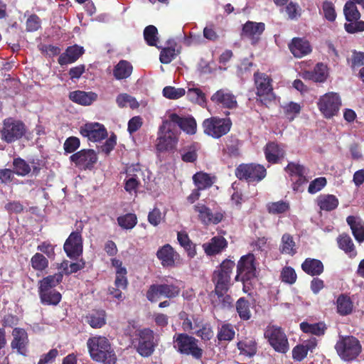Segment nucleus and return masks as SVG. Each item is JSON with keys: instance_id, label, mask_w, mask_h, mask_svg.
Wrapping results in <instances>:
<instances>
[{"instance_id": "f257e3e1", "label": "nucleus", "mask_w": 364, "mask_h": 364, "mask_svg": "<svg viewBox=\"0 0 364 364\" xmlns=\"http://www.w3.org/2000/svg\"><path fill=\"white\" fill-rule=\"evenodd\" d=\"M87 347L92 360L103 364H115L117 356L109 341L105 336H95L89 338Z\"/></svg>"}, {"instance_id": "f03ea898", "label": "nucleus", "mask_w": 364, "mask_h": 364, "mask_svg": "<svg viewBox=\"0 0 364 364\" xmlns=\"http://www.w3.org/2000/svg\"><path fill=\"white\" fill-rule=\"evenodd\" d=\"M236 269L237 274L235 280L241 282L243 285V291L249 293L252 289L253 282L258 275L257 261L254 254L248 253L242 256L237 262Z\"/></svg>"}, {"instance_id": "7ed1b4c3", "label": "nucleus", "mask_w": 364, "mask_h": 364, "mask_svg": "<svg viewBox=\"0 0 364 364\" xmlns=\"http://www.w3.org/2000/svg\"><path fill=\"white\" fill-rule=\"evenodd\" d=\"M334 348L338 357L345 362L355 360L363 350L360 341L349 335H340Z\"/></svg>"}, {"instance_id": "20e7f679", "label": "nucleus", "mask_w": 364, "mask_h": 364, "mask_svg": "<svg viewBox=\"0 0 364 364\" xmlns=\"http://www.w3.org/2000/svg\"><path fill=\"white\" fill-rule=\"evenodd\" d=\"M174 348L180 354L191 355L196 360H200L203 350L198 346V340L186 333H175L173 337Z\"/></svg>"}, {"instance_id": "39448f33", "label": "nucleus", "mask_w": 364, "mask_h": 364, "mask_svg": "<svg viewBox=\"0 0 364 364\" xmlns=\"http://www.w3.org/2000/svg\"><path fill=\"white\" fill-rule=\"evenodd\" d=\"M156 147L160 152L175 149L178 141V132L176 125L168 120H164L159 127Z\"/></svg>"}, {"instance_id": "423d86ee", "label": "nucleus", "mask_w": 364, "mask_h": 364, "mask_svg": "<svg viewBox=\"0 0 364 364\" xmlns=\"http://www.w3.org/2000/svg\"><path fill=\"white\" fill-rule=\"evenodd\" d=\"M254 81L257 96V102L267 107L275 100L272 77L266 73L256 72L254 74Z\"/></svg>"}, {"instance_id": "0eeeda50", "label": "nucleus", "mask_w": 364, "mask_h": 364, "mask_svg": "<svg viewBox=\"0 0 364 364\" xmlns=\"http://www.w3.org/2000/svg\"><path fill=\"white\" fill-rule=\"evenodd\" d=\"M235 266L234 261L230 259H224L212 274L211 280L214 284V290L230 289L231 274Z\"/></svg>"}, {"instance_id": "6e6552de", "label": "nucleus", "mask_w": 364, "mask_h": 364, "mask_svg": "<svg viewBox=\"0 0 364 364\" xmlns=\"http://www.w3.org/2000/svg\"><path fill=\"white\" fill-rule=\"evenodd\" d=\"M232 126V122L229 117H211L204 119L202 123L204 134L213 139H220L226 135Z\"/></svg>"}, {"instance_id": "1a4fd4ad", "label": "nucleus", "mask_w": 364, "mask_h": 364, "mask_svg": "<svg viewBox=\"0 0 364 364\" xmlns=\"http://www.w3.org/2000/svg\"><path fill=\"white\" fill-rule=\"evenodd\" d=\"M132 344L137 353L143 357L150 356L154 351V333L148 328L136 331L132 339Z\"/></svg>"}, {"instance_id": "9d476101", "label": "nucleus", "mask_w": 364, "mask_h": 364, "mask_svg": "<svg viewBox=\"0 0 364 364\" xmlns=\"http://www.w3.org/2000/svg\"><path fill=\"white\" fill-rule=\"evenodd\" d=\"M26 132L25 124L12 117L4 119L2 128L0 129L2 141L11 144L21 139Z\"/></svg>"}, {"instance_id": "9b49d317", "label": "nucleus", "mask_w": 364, "mask_h": 364, "mask_svg": "<svg viewBox=\"0 0 364 364\" xmlns=\"http://www.w3.org/2000/svg\"><path fill=\"white\" fill-rule=\"evenodd\" d=\"M239 180L248 183H258L266 177L267 170L264 166L257 164H241L235 170Z\"/></svg>"}, {"instance_id": "f8f14e48", "label": "nucleus", "mask_w": 364, "mask_h": 364, "mask_svg": "<svg viewBox=\"0 0 364 364\" xmlns=\"http://www.w3.org/2000/svg\"><path fill=\"white\" fill-rule=\"evenodd\" d=\"M180 293V287L174 284H153L149 287L146 298L151 303H155L161 297L174 299L178 296Z\"/></svg>"}, {"instance_id": "ddd939ff", "label": "nucleus", "mask_w": 364, "mask_h": 364, "mask_svg": "<svg viewBox=\"0 0 364 364\" xmlns=\"http://www.w3.org/2000/svg\"><path fill=\"white\" fill-rule=\"evenodd\" d=\"M264 336L276 352L286 353L289 350L288 339L281 327L274 325L268 326Z\"/></svg>"}, {"instance_id": "4468645a", "label": "nucleus", "mask_w": 364, "mask_h": 364, "mask_svg": "<svg viewBox=\"0 0 364 364\" xmlns=\"http://www.w3.org/2000/svg\"><path fill=\"white\" fill-rule=\"evenodd\" d=\"M83 225H80L75 231L72 232L66 239L63 250L71 259H77L83 252V238L82 231Z\"/></svg>"}, {"instance_id": "2eb2a0df", "label": "nucleus", "mask_w": 364, "mask_h": 364, "mask_svg": "<svg viewBox=\"0 0 364 364\" xmlns=\"http://www.w3.org/2000/svg\"><path fill=\"white\" fill-rule=\"evenodd\" d=\"M317 106L326 119H331L338 114L341 106V100L338 94L328 92L318 99Z\"/></svg>"}, {"instance_id": "dca6fc26", "label": "nucleus", "mask_w": 364, "mask_h": 364, "mask_svg": "<svg viewBox=\"0 0 364 364\" xmlns=\"http://www.w3.org/2000/svg\"><path fill=\"white\" fill-rule=\"evenodd\" d=\"M70 161L81 170H91L97 163V156L93 149H81L72 154Z\"/></svg>"}, {"instance_id": "f3484780", "label": "nucleus", "mask_w": 364, "mask_h": 364, "mask_svg": "<svg viewBox=\"0 0 364 364\" xmlns=\"http://www.w3.org/2000/svg\"><path fill=\"white\" fill-rule=\"evenodd\" d=\"M12 336L11 348L13 352L23 356H27L29 339L26 331L22 328H14L12 331Z\"/></svg>"}, {"instance_id": "a211bd4d", "label": "nucleus", "mask_w": 364, "mask_h": 364, "mask_svg": "<svg viewBox=\"0 0 364 364\" xmlns=\"http://www.w3.org/2000/svg\"><path fill=\"white\" fill-rule=\"evenodd\" d=\"M82 136L87 137L90 141H99L105 139L107 132L104 125L95 123H87L80 129Z\"/></svg>"}, {"instance_id": "6ab92c4d", "label": "nucleus", "mask_w": 364, "mask_h": 364, "mask_svg": "<svg viewBox=\"0 0 364 364\" xmlns=\"http://www.w3.org/2000/svg\"><path fill=\"white\" fill-rule=\"evenodd\" d=\"M195 212L198 213V220L204 225L211 223L218 224L223 219V214L220 212L213 213L211 210L203 203H198L193 206Z\"/></svg>"}, {"instance_id": "aec40b11", "label": "nucleus", "mask_w": 364, "mask_h": 364, "mask_svg": "<svg viewBox=\"0 0 364 364\" xmlns=\"http://www.w3.org/2000/svg\"><path fill=\"white\" fill-rule=\"evenodd\" d=\"M169 122L177 124L181 129L188 134H195L197 130V123L193 117H181L176 113H171L168 116Z\"/></svg>"}, {"instance_id": "412c9836", "label": "nucleus", "mask_w": 364, "mask_h": 364, "mask_svg": "<svg viewBox=\"0 0 364 364\" xmlns=\"http://www.w3.org/2000/svg\"><path fill=\"white\" fill-rule=\"evenodd\" d=\"M264 29L265 24L264 23L248 21L242 26L241 36L250 39L252 43L255 44L258 42Z\"/></svg>"}, {"instance_id": "4be33fe9", "label": "nucleus", "mask_w": 364, "mask_h": 364, "mask_svg": "<svg viewBox=\"0 0 364 364\" xmlns=\"http://www.w3.org/2000/svg\"><path fill=\"white\" fill-rule=\"evenodd\" d=\"M228 245L227 240L223 236H214L208 242L203 243L202 247L207 256L220 254Z\"/></svg>"}, {"instance_id": "5701e85b", "label": "nucleus", "mask_w": 364, "mask_h": 364, "mask_svg": "<svg viewBox=\"0 0 364 364\" xmlns=\"http://www.w3.org/2000/svg\"><path fill=\"white\" fill-rule=\"evenodd\" d=\"M210 100L215 104L228 109H235L237 107V102L235 96L225 90H219L215 92L210 97Z\"/></svg>"}, {"instance_id": "b1692460", "label": "nucleus", "mask_w": 364, "mask_h": 364, "mask_svg": "<svg viewBox=\"0 0 364 364\" xmlns=\"http://www.w3.org/2000/svg\"><path fill=\"white\" fill-rule=\"evenodd\" d=\"M266 160L272 164H278L285 155L284 148L275 141L267 143L264 148Z\"/></svg>"}, {"instance_id": "393cba45", "label": "nucleus", "mask_w": 364, "mask_h": 364, "mask_svg": "<svg viewBox=\"0 0 364 364\" xmlns=\"http://www.w3.org/2000/svg\"><path fill=\"white\" fill-rule=\"evenodd\" d=\"M85 53L82 46L77 44L68 46L65 51L61 53L58 59V63L61 65H66L76 62Z\"/></svg>"}, {"instance_id": "a878e982", "label": "nucleus", "mask_w": 364, "mask_h": 364, "mask_svg": "<svg viewBox=\"0 0 364 364\" xmlns=\"http://www.w3.org/2000/svg\"><path fill=\"white\" fill-rule=\"evenodd\" d=\"M156 257L161 261L163 267H173L179 255L171 245L166 244L157 250Z\"/></svg>"}, {"instance_id": "bb28decb", "label": "nucleus", "mask_w": 364, "mask_h": 364, "mask_svg": "<svg viewBox=\"0 0 364 364\" xmlns=\"http://www.w3.org/2000/svg\"><path fill=\"white\" fill-rule=\"evenodd\" d=\"M289 48L296 58H302L309 54L312 49L306 39L304 38H294L289 43Z\"/></svg>"}, {"instance_id": "cd10ccee", "label": "nucleus", "mask_w": 364, "mask_h": 364, "mask_svg": "<svg viewBox=\"0 0 364 364\" xmlns=\"http://www.w3.org/2000/svg\"><path fill=\"white\" fill-rule=\"evenodd\" d=\"M111 264L112 266L116 269L114 286L117 288H121L123 290L127 289L129 284L127 277V268L123 267L122 262L117 258H112Z\"/></svg>"}, {"instance_id": "c85d7f7f", "label": "nucleus", "mask_w": 364, "mask_h": 364, "mask_svg": "<svg viewBox=\"0 0 364 364\" xmlns=\"http://www.w3.org/2000/svg\"><path fill=\"white\" fill-rule=\"evenodd\" d=\"M63 279V272H57L52 275H48L38 281V292L46 293L48 291L55 289V288L60 284Z\"/></svg>"}, {"instance_id": "c756f323", "label": "nucleus", "mask_w": 364, "mask_h": 364, "mask_svg": "<svg viewBox=\"0 0 364 364\" xmlns=\"http://www.w3.org/2000/svg\"><path fill=\"white\" fill-rule=\"evenodd\" d=\"M229 290H216L211 292L210 296L214 298L215 297V299L212 300L214 306H219L223 309H231L233 306V299L228 294Z\"/></svg>"}, {"instance_id": "7c9ffc66", "label": "nucleus", "mask_w": 364, "mask_h": 364, "mask_svg": "<svg viewBox=\"0 0 364 364\" xmlns=\"http://www.w3.org/2000/svg\"><path fill=\"white\" fill-rule=\"evenodd\" d=\"M225 146L223 149L224 155H227L230 158H237L240 156V148L242 142L236 135H230L227 136L225 140Z\"/></svg>"}, {"instance_id": "2f4dec72", "label": "nucleus", "mask_w": 364, "mask_h": 364, "mask_svg": "<svg viewBox=\"0 0 364 364\" xmlns=\"http://www.w3.org/2000/svg\"><path fill=\"white\" fill-rule=\"evenodd\" d=\"M301 267L306 274L311 277H318L324 271V266L321 260L310 257L305 259Z\"/></svg>"}, {"instance_id": "473e14b6", "label": "nucleus", "mask_w": 364, "mask_h": 364, "mask_svg": "<svg viewBox=\"0 0 364 364\" xmlns=\"http://www.w3.org/2000/svg\"><path fill=\"white\" fill-rule=\"evenodd\" d=\"M69 98L73 102L83 106H88L97 99V95L93 92L76 90L70 92Z\"/></svg>"}, {"instance_id": "72a5a7b5", "label": "nucleus", "mask_w": 364, "mask_h": 364, "mask_svg": "<svg viewBox=\"0 0 364 364\" xmlns=\"http://www.w3.org/2000/svg\"><path fill=\"white\" fill-rule=\"evenodd\" d=\"M327 66L319 63L316 65L313 70L305 71L303 77L306 80L316 82H323L327 78Z\"/></svg>"}, {"instance_id": "f704fd0d", "label": "nucleus", "mask_w": 364, "mask_h": 364, "mask_svg": "<svg viewBox=\"0 0 364 364\" xmlns=\"http://www.w3.org/2000/svg\"><path fill=\"white\" fill-rule=\"evenodd\" d=\"M316 204L321 210L329 212L337 208L339 201L334 195L321 194L317 197Z\"/></svg>"}, {"instance_id": "c9c22d12", "label": "nucleus", "mask_w": 364, "mask_h": 364, "mask_svg": "<svg viewBox=\"0 0 364 364\" xmlns=\"http://www.w3.org/2000/svg\"><path fill=\"white\" fill-rule=\"evenodd\" d=\"M346 222L350 226L353 235L358 242L364 241V223L359 218L350 215L346 218Z\"/></svg>"}, {"instance_id": "e433bc0d", "label": "nucleus", "mask_w": 364, "mask_h": 364, "mask_svg": "<svg viewBox=\"0 0 364 364\" xmlns=\"http://www.w3.org/2000/svg\"><path fill=\"white\" fill-rule=\"evenodd\" d=\"M299 326L303 333L316 336H323L327 330V326L324 322L309 323L306 321H303L299 324Z\"/></svg>"}, {"instance_id": "4c0bfd02", "label": "nucleus", "mask_w": 364, "mask_h": 364, "mask_svg": "<svg viewBox=\"0 0 364 364\" xmlns=\"http://www.w3.org/2000/svg\"><path fill=\"white\" fill-rule=\"evenodd\" d=\"M106 317L105 310H95L86 316V321L92 328H100L106 324Z\"/></svg>"}, {"instance_id": "58836bf2", "label": "nucleus", "mask_w": 364, "mask_h": 364, "mask_svg": "<svg viewBox=\"0 0 364 364\" xmlns=\"http://www.w3.org/2000/svg\"><path fill=\"white\" fill-rule=\"evenodd\" d=\"M337 312L341 316L350 315L353 310V303L346 294H340L336 299Z\"/></svg>"}, {"instance_id": "ea45409f", "label": "nucleus", "mask_w": 364, "mask_h": 364, "mask_svg": "<svg viewBox=\"0 0 364 364\" xmlns=\"http://www.w3.org/2000/svg\"><path fill=\"white\" fill-rule=\"evenodd\" d=\"M193 181L196 188L203 191L212 186L214 183V177L205 172L198 171L193 176Z\"/></svg>"}, {"instance_id": "a19ab883", "label": "nucleus", "mask_w": 364, "mask_h": 364, "mask_svg": "<svg viewBox=\"0 0 364 364\" xmlns=\"http://www.w3.org/2000/svg\"><path fill=\"white\" fill-rule=\"evenodd\" d=\"M279 251L282 254L294 256L296 252V245L293 236L289 233H284L281 240Z\"/></svg>"}, {"instance_id": "79ce46f5", "label": "nucleus", "mask_w": 364, "mask_h": 364, "mask_svg": "<svg viewBox=\"0 0 364 364\" xmlns=\"http://www.w3.org/2000/svg\"><path fill=\"white\" fill-rule=\"evenodd\" d=\"M132 64L124 60H120L114 68L113 75L117 80H123L129 77L132 73Z\"/></svg>"}, {"instance_id": "37998d69", "label": "nucleus", "mask_w": 364, "mask_h": 364, "mask_svg": "<svg viewBox=\"0 0 364 364\" xmlns=\"http://www.w3.org/2000/svg\"><path fill=\"white\" fill-rule=\"evenodd\" d=\"M237 347L241 355L252 357L257 353V344L253 339L245 338L237 343Z\"/></svg>"}, {"instance_id": "c03bdc74", "label": "nucleus", "mask_w": 364, "mask_h": 364, "mask_svg": "<svg viewBox=\"0 0 364 364\" xmlns=\"http://www.w3.org/2000/svg\"><path fill=\"white\" fill-rule=\"evenodd\" d=\"M235 331L232 324L223 323L218 328L217 338L219 343L222 342H230L235 338Z\"/></svg>"}, {"instance_id": "a18cd8bd", "label": "nucleus", "mask_w": 364, "mask_h": 364, "mask_svg": "<svg viewBox=\"0 0 364 364\" xmlns=\"http://www.w3.org/2000/svg\"><path fill=\"white\" fill-rule=\"evenodd\" d=\"M41 302L45 305H58L61 301V294L56 289L48 291L46 293L38 294Z\"/></svg>"}, {"instance_id": "49530a36", "label": "nucleus", "mask_w": 364, "mask_h": 364, "mask_svg": "<svg viewBox=\"0 0 364 364\" xmlns=\"http://www.w3.org/2000/svg\"><path fill=\"white\" fill-rule=\"evenodd\" d=\"M343 14L347 21L359 20L361 16L356 4L353 0H349L345 4Z\"/></svg>"}, {"instance_id": "de8ad7c7", "label": "nucleus", "mask_w": 364, "mask_h": 364, "mask_svg": "<svg viewBox=\"0 0 364 364\" xmlns=\"http://www.w3.org/2000/svg\"><path fill=\"white\" fill-rule=\"evenodd\" d=\"M289 203L284 200L271 202L267 205V210L268 213L272 215L283 214L289 211Z\"/></svg>"}, {"instance_id": "09e8293b", "label": "nucleus", "mask_w": 364, "mask_h": 364, "mask_svg": "<svg viewBox=\"0 0 364 364\" xmlns=\"http://www.w3.org/2000/svg\"><path fill=\"white\" fill-rule=\"evenodd\" d=\"M49 262L42 253L36 252L31 259V265L32 268L38 272H43L48 267Z\"/></svg>"}, {"instance_id": "8fccbe9b", "label": "nucleus", "mask_w": 364, "mask_h": 364, "mask_svg": "<svg viewBox=\"0 0 364 364\" xmlns=\"http://www.w3.org/2000/svg\"><path fill=\"white\" fill-rule=\"evenodd\" d=\"M250 302L244 297L240 298L236 302V310L242 320L247 321L251 318Z\"/></svg>"}, {"instance_id": "3c124183", "label": "nucleus", "mask_w": 364, "mask_h": 364, "mask_svg": "<svg viewBox=\"0 0 364 364\" xmlns=\"http://www.w3.org/2000/svg\"><path fill=\"white\" fill-rule=\"evenodd\" d=\"M337 242L339 248L343 250L346 253L350 254L353 252V255H355L354 244L348 235L343 234L339 235L337 239Z\"/></svg>"}, {"instance_id": "603ef678", "label": "nucleus", "mask_w": 364, "mask_h": 364, "mask_svg": "<svg viewBox=\"0 0 364 364\" xmlns=\"http://www.w3.org/2000/svg\"><path fill=\"white\" fill-rule=\"evenodd\" d=\"M158 30L153 25L147 26L144 30V38L149 46H156L159 41Z\"/></svg>"}, {"instance_id": "864d4df0", "label": "nucleus", "mask_w": 364, "mask_h": 364, "mask_svg": "<svg viewBox=\"0 0 364 364\" xmlns=\"http://www.w3.org/2000/svg\"><path fill=\"white\" fill-rule=\"evenodd\" d=\"M14 172L21 176H25L31 172V167L27 162L21 158H16L13 161Z\"/></svg>"}, {"instance_id": "5fc2aeb1", "label": "nucleus", "mask_w": 364, "mask_h": 364, "mask_svg": "<svg viewBox=\"0 0 364 364\" xmlns=\"http://www.w3.org/2000/svg\"><path fill=\"white\" fill-rule=\"evenodd\" d=\"M124 189L129 194L136 193L141 182L136 175H127L124 181Z\"/></svg>"}, {"instance_id": "6e6d98bb", "label": "nucleus", "mask_w": 364, "mask_h": 364, "mask_svg": "<svg viewBox=\"0 0 364 364\" xmlns=\"http://www.w3.org/2000/svg\"><path fill=\"white\" fill-rule=\"evenodd\" d=\"M187 97L188 100L198 105H204L206 103L205 93L199 88H188L187 91Z\"/></svg>"}, {"instance_id": "4d7b16f0", "label": "nucleus", "mask_w": 364, "mask_h": 364, "mask_svg": "<svg viewBox=\"0 0 364 364\" xmlns=\"http://www.w3.org/2000/svg\"><path fill=\"white\" fill-rule=\"evenodd\" d=\"M119 226L124 229H132L137 223L136 215L134 213H127L124 215L119 216L117 218Z\"/></svg>"}, {"instance_id": "13d9d810", "label": "nucleus", "mask_w": 364, "mask_h": 364, "mask_svg": "<svg viewBox=\"0 0 364 364\" xmlns=\"http://www.w3.org/2000/svg\"><path fill=\"white\" fill-rule=\"evenodd\" d=\"M285 117L292 121L301 112V107L299 104L290 102L283 107Z\"/></svg>"}, {"instance_id": "bf43d9fd", "label": "nucleus", "mask_w": 364, "mask_h": 364, "mask_svg": "<svg viewBox=\"0 0 364 364\" xmlns=\"http://www.w3.org/2000/svg\"><path fill=\"white\" fill-rule=\"evenodd\" d=\"M68 262L65 261L62 263V267H63L64 273L66 275L71 274L73 273H76L78 271L84 269L85 267V261L83 259H80L77 262H72L69 265L68 269Z\"/></svg>"}, {"instance_id": "052dcab7", "label": "nucleus", "mask_w": 364, "mask_h": 364, "mask_svg": "<svg viewBox=\"0 0 364 364\" xmlns=\"http://www.w3.org/2000/svg\"><path fill=\"white\" fill-rule=\"evenodd\" d=\"M186 94L183 88H176L172 86H166L163 89V95L170 100H177Z\"/></svg>"}, {"instance_id": "680f3d73", "label": "nucleus", "mask_w": 364, "mask_h": 364, "mask_svg": "<svg viewBox=\"0 0 364 364\" xmlns=\"http://www.w3.org/2000/svg\"><path fill=\"white\" fill-rule=\"evenodd\" d=\"M280 277L283 282L289 284H294L297 279L296 272L291 267H284L281 272Z\"/></svg>"}, {"instance_id": "e2e57ef3", "label": "nucleus", "mask_w": 364, "mask_h": 364, "mask_svg": "<svg viewBox=\"0 0 364 364\" xmlns=\"http://www.w3.org/2000/svg\"><path fill=\"white\" fill-rule=\"evenodd\" d=\"M176 55L177 53L174 48H164L161 50L159 60L163 64H168L176 57Z\"/></svg>"}, {"instance_id": "0e129e2a", "label": "nucleus", "mask_w": 364, "mask_h": 364, "mask_svg": "<svg viewBox=\"0 0 364 364\" xmlns=\"http://www.w3.org/2000/svg\"><path fill=\"white\" fill-rule=\"evenodd\" d=\"M286 13L289 18L291 20H296L301 15V9L299 5L293 1H290L285 7Z\"/></svg>"}, {"instance_id": "69168bd1", "label": "nucleus", "mask_w": 364, "mask_h": 364, "mask_svg": "<svg viewBox=\"0 0 364 364\" xmlns=\"http://www.w3.org/2000/svg\"><path fill=\"white\" fill-rule=\"evenodd\" d=\"M344 24V28L348 33H355L364 31V21L359 20H353L348 21Z\"/></svg>"}, {"instance_id": "338daca9", "label": "nucleus", "mask_w": 364, "mask_h": 364, "mask_svg": "<svg viewBox=\"0 0 364 364\" xmlns=\"http://www.w3.org/2000/svg\"><path fill=\"white\" fill-rule=\"evenodd\" d=\"M196 334L202 340L210 341L214 335L213 328L209 323H205L196 332Z\"/></svg>"}, {"instance_id": "774afa93", "label": "nucleus", "mask_w": 364, "mask_h": 364, "mask_svg": "<svg viewBox=\"0 0 364 364\" xmlns=\"http://www.w3.org/2000/svg\"><path fill=\"white\" fill-rule=\"evenodd\" d=\"M327 184V180L325 177H318L313 180L308 188V192L311 194H315L322 190Z\"/></svg>"}]
</instances>
